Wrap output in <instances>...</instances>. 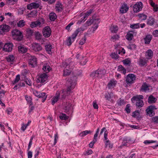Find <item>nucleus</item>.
<instances>
[{"instance_id": "obj_1", "label": "nucleus", "mask_w": 158, "mask_h": 158, "mask_svg": "<svg viewBox=\"0 0 158 158\" xmlns=\"http://www.w3.org/2000/svg\"><path fill=\"white\" fill-rule=\"evenodd\" d=\"M77 79L76 76H73L67 81L66 84L68 86L66 90H63L61 93H60L61 99H64L66 96L69 95L72 92L71 90L74 88L76 85Z\"/></svg>"}, {"instance_id": "obj_2", "label": "nucleus", "mask_w": 158, "mask_h": 158, "mask_svg": "<svg viewBox=\"0 0 158 158\" xmlns=\"http://www.w3.org/2000/svg\"><path fill=\"white\" fill-rule=\"evenodd\" d=\"M73 63L72 62V59L70 58L66 60V62L63 63L62 65L65 67L63 74L64 76H68L70 74L73 68Z\"/></svg>"}, {"instance_id": "obj_3", "label": "nucleus", "mask_w": 158, "mask_h": 158, "mask_svg": "<svg viewBox=\"0 0 158 158\" xmlns=\"http://www.w3.org/2000/svg\"><path fill=\"white\" fill-rule=\"evenodd\" d=\"M143 98L142 95L134 96L131 98V101L133 103H135L136 108L139 109L143 106L144 103L142 100Z\"/></svg>"}, {"instance_id": "obj_4", "label": "nucleus", "mask_w": 158, "mask_h": 158, "mask_svg": "<svg viewBox=\"0 0 158 158\" xmlns=\"http://www.w3.org/2000/svg\"><path fill=\"white\" fill-rule=\"evenodd\" d=\"M106 73V71L104 69H98L93 71L90 75V77L93 79L96 78H101Z\"/></svg>"}, {"instance_id": "obj_5", "label": "nucleus", "mask_w": 158, "mask_h": 158, "mask_svg": "<svg viewBox=\"0 0 158 158\" xmlns=\"http://www.w3.org/2000/svg\"><path fill=\"white\" fill-rule=\"evenodd\" d=\"M13 39H16L18 41L21 40L23 38V36L22 33L17 29H14L12 32Z\"/></svg>"}, {"instance_id": "obj_6", "label": "nucleus", "mask_w": 158, "mask_h": 158, "mask_svg": "<svg viewBox=\"0 0 158 158\" xmlns=\"http://www.w3.org/2000/svg\"><path fill=\"white\" fill-rule=\"evenodd\" d=\"M125 79L127 84H131L134 83V81L136 79V77L134 74L130 73L127 76Z\"/></svg>"}, {"instance_id": "obj_7", "label": "nucleus", "mask_w": 158, "mask_h": 158, "mask_svg": "<svg viewBox=\"0 0 158 158\" xmlns=\"http://www.w3.org/2000/svg\"><path fill=\"white\" fill-rule=\"evenodd\" d=\"M42 33L43 35L45 38L49 37L51 35V30L49 26H46L44 28Z\"/></svg>"}, {"instance_id": "obj_8", "label": "nucleus", "mask_w": 158, "mask_h": 158, "mask_svg": "<svg viewBox=\"0 0 158 158\" xmlns=\"http://www.w3.org/2000/svg\"><path fill=\"white\" fill-rule=\"evenodd\" d=\"M47 75L46 73H42L38 77L37 82L38 83H43L47 81Z\"/></svg>"}, {"instance_id": "obj_9", "label": "nucleus", "mask_w": 158, "mask_h": 158, "mask_svg": "<svg viewBox=\"0 0 158 158\" xmlns=\"http://www.w3.org/2000/svg\"><path fill=\"white\" fill-rule=\"evenodd\" d=\"M94 16H93L89 19L86 22V23L88 26H90L92 23L94 24H98L100 22V19L98 18H95Z\"/></svg>"}, {"instance_id": "obj_10", "label": "nucleus", "mask_w": 158, "mask_h": 158, "mask_svg": "<svg viewBox=\"0 0 158 158\" xmlns=\"http://www.w3.org/2000/svg\"><path fill=\"white\" fill-rule=\"evenodd\" d=\"M28 56L29 58V63L32 67H34L37 64V60L35 56H32L30 54Z\"/></svg>"}, {"instance_id": "obj_11", "label": "nucleus", "mask_w": 158, "mask_h": 158, "mask_svg": "<svg viewBox=\"0 0 158 158\" xmlns=\"http://www.w3.org/2000/svg\"><path fill=\"white\" fill-rule=\"evenodd\" d=\"M13 46V44L12 43H7L4 45L3 50L6 52H11L12 50Z\"/></svg>"}, {"instance_id": "obj_12", "label": "nucleus", "mask_w": 158, "mask_h": 158, "mask_svg": "<svg viewBox=\"0 0 158 158\" xmlns=\"http://www.w3.org/2000/svg\"><path fill=\"white\" fill-rule=\"evenodd\" d=\"M141 2H137L133 6V10L135 12H137L141 10L143 7Z\"/></svg>"}, {"instance_id": "obj_13", "label": "nucleus", "mask_w": 158, "mask_h": 158, "mask_svg": "<svg viewBox=\"0 0 158 158\" xmlns=\"http://www.w3.org/2000/svg\"><path fill=\"white\" fill-rule=\"evenodd\" d=\"M157 109L155 105L149 106V116L152 117L155 115V111Z\"/></svg>"}, {"instance_id": "obj_14", "label": "nucleus", "mask_w": 158, "mask_h": 158, "mask_svg": "<svg viewBox=\"0 0 158 158\" xmlns=\"http://www.w3.org/2000/svg\"><path fill=\"white\" fill-rule=\"evenodd\" d=\"M60 94V91H57L56 92L55 96L53 97L51 99L52 105H53L59 99Z\"/></svg>"}, {"instance_id": "obj_15", "label": "nucleus", "mask_w": 158, "mask_h": 158, "mask_svg": "<svg viewBox=\"0 0 158 158\" xmlns=\"http://www.w3.org/2000/svg\"><path fill=\"white\" fill-rule=\"evenodd\" d=\"M117 83V81L114 79L110 80L108 83L107 86L109 89L114 88Z\"/></svg>"}, {"instance_id": "obj_16", "label": "nucleus", "mask_w": 158, "mask_h": 158, "mask_svg": "<svg viewBox=\"0 0 158 158\" xmlns=\"http://www.w3.org/2000/svg\"><path fill=\"white\" fill-rule=\"evenodd\" d=\"M72 104L69 102H66L64 106V112L69 114V112L71 110Z\"/></svg>"}, {"instance_id": "obj_17", "label": "nucleus", "mask_w": 158, "mask_h": 158, "mask_svg": "<svg viewBox=\"0 0 158 158\" xmlns=\"http://www.w3.org/2000/svg\"><path fill=\"white\" fill-rule=\"evenodd\" d=\"M149 3L153 8V10L155 12L158 11V7L157 4H156L152 0H149Z\"/></svg>"}, {"instance_id": "obj_18", "label": "nucleus", "mask_w": 158, "mask_h": 158, "mask_svg": "<svg viewBox=\"0 0 158 158\" xmlns=\"http://www.w3.org/2000/svg\"><path fill=\"white\" fill-rule=\"evenodd\" d=\"M128 8L126 4H123L120 8V12L123 14L126 13L128 10Z\"/></svg>"}, {"instance_id": "obj_19", "label": "nucleus", "mask_w": 158, "mask_h": 158, "mask_svg": "<svg viewBox=\"0 0 158 158\" xmlns=\"http://www.w3.org/2000/svg\"><path fill=\"white\" fill-rule=\"evenodd\" d=\"M33 49L35 52H39L42 49V47L40 44L35 43L33 46Z\"/></svg>"}, {"instance_id": "obj_20", "label": "nucleus", "mask_w": 158, "mask_h": 158, "mask_svg": "<svg viewBox=\"0 0 158 158\" xmlns=\"http://www.w3.org/2000/svg\"><path fill=\"white\" fill-rule=\"evenodd\" d=\"M1 29L4 32H8L10 30V27L8 25L2 24L0 26Z\"/></svg>"}, {"instance_id": "obj_21", "label": "nucleus", "mask_w": 158, "mask_h": 158, "mask_svg": "<svg viewBox=\"0 0 158 158\" xmlns=\"http://www.w3.org/2000/svg\"><path fill=\"white\" fill-rule=\"evenodd\" d=\"M45 48L48 54H50L52 53V46L50 44H46L45 46Z\"/></svg>"}, {"instance_id": "obj_22", "label": "nucleus", "mask_w": 158, "mask_h": 158, "mask_svg": "<svg viewBox=\"0 0 158 158\" xmlns=\"http://www.w3.org/2000/svg\"><path fill=\"white\" fill-rule=\"evenodd\" d=\"M133 33L134 32L131 31L128 32L126 35V38L129 41L132 40L133 38Z\"/></svg>"}, {"instance_id": "obj_23", "label": "nucleus", "mask_w": 158, "mask_h": 158, "mask_svg": "<svg viewBox=\"0 0 158 158\" xmlns=\"http://www.w3.org/2000/svg\"><path fill=\"white\" fill-rule=\"evenodd\" d=\"M55 8L56 11L58 12H61L63 9V5L60 2H58L56 4Z\"/></svg>"}, {"instance_id": "obj_24", "label": "nucleus", "mask_w": 158, "mask_h": 158, "mask_svg": "<svg viewBox=\"0 0 158 158\" xmlns=\"http://www.w3.org/2000/svg\"><path fill=\"white\" fill-rule=\"evenodd\" d=\"M148 89V85L146 83L144 82L142 84L140 89V91L143 92H146Z\"/></svg>"}, {"instance_id": "obj_25", "label": "nucleus", "mask_w": 158, "mask_h": 158, "mask_svg": "<svg viewBox=\"0 0 158 158\" xmlns=\"http://www.w3.org/2000/svg\"><path fill=\"white\" fill-rule=\"evenodd\" d=\"M132 116L137 118L138 120L140 119L141 117L140 115L139 111V110H136L132 113Z\"/></svg>"}, {"instance_id": "obj_26", "label": "nucleus", "mask_w": 158, "mask_h": 158, "mask_svg": "<svg viewBox=\"0 0 158 158\" xmlns=\"http://www.w3.org/2000/svg\"><path fill=\"white\" fill-rule=\"evenodd\" d=\"M157 100V98L152 95H150L149 96V103H154L156 102Z\"/></svg>"}, {"instance_id": "obj_27", "label": "nucleus", "mask_w": 158, "mask_h": 158, "mask_svg": "<svg viewBox=\"0 0 158 158\" xmlns=\"http://www.w3.org/2000/svg\"><path fill=\"white\" fill-rule=\"evenodd\" d=\"M41 24V22L40 21H36L31 23L30 25V27L31 28L39 26Z\"/></svg>"}, {"instance_id": "obj_28", "label": "nucleus", "mask_w": 158, "mask_h": 158, "mask_svg": "<svg viewBox=\"0 0 158 158\" xmlns=\"http://www.w3.org/2000/svg\"><path fill=\"white\" fill-rule=\"evenodd\" d=\"M49 19L52 21H54L57 18L56 15L54 12H51L49 15Z\"/></svg>"}, {"instance_id": "obj_29", "label": "nucleus", "mask_w": 158, "mask_h": 158, "mask_svg": "<svg viewBox=\"0 0 158 158\" xmlns=\"http://www.w3.org/2000/svg\"><path fill=\"white\" fill-rule=\"evenodd\" d=\"M92 132V131L90 130H85L81 132L79 135L81 137H84L88 134H91Z\"/></svg>"}, {"instance_id": "obj_30", "label": "nucleus", "mask_w": 158, "mask_h": 158, "mask_svg": "<svg viewBox=\"0 0 158 158\" xmlns=\"http://www.w3.org/2000/svg\"><path fill=\"white\" fill-rule=\"evenodd\" d=\"M139 64L140 66H144L146 64V62L145 60V59L144 58L140 57L139 61Z\"/></svg>"}, {"instance_id": "obj_31", "label": "nucleus", "mask_w": 158, "mask_h": 158, "mask_svg": "<svg viewBox=\"0 0 158 158\" xmlns=\"http://www.w3.org/2000/svg\"><path fill=\"white\" fill-rule=\"evenodd\" d=\"M18 50L19 52L22 53H25L27 51V48H25L23 46H19L18 47Z\"/></svg>"}, {"instance_id": "obj_32", "label": "nucleus", "mask_w": 158, "mask_h": 158, "mask_svg": "<svg viewBox=\"0 0 158 158\" xmlns=\"http://www.w3.org/2000/svg\"><path fill=\"white\" fill-rule=\"evenodd\" d=\"M43 69L46 73H48L51 70L50 67L48 65H45L43 66Z\"/></svg>"}, {"instance_id": "obj_33", "label": "nucleus", "mask_w": 158, "mask_h": 158, "mask_svg": "<svg viewBox=\"0 0 158 158\" xmlns=\"http://www.w3.org/2000/svg\"><path fill=\"white\" fill-rule=\"evenodd\" d=\"M122 62L125 65L130 66L131 64V60L130 58H127L126 59L123 60Z\"/></svg>"}, {"instance_id": "obj_34", "label": "nucleus", "mask_w": 158, "mask_h": 158, "mask_svg": "<svg viewBox=\"0 0 158 158\" xmlns=\"http://www.w3.org/2000/svg\"><path fill=\"white\" fill-rule=\"evenodd\" d=\"M110 29L112 32L116 33L118 31V27L116 26H111L110 27Z\"/></svg>"}, {"instance_id": "obj_35", "label": "nucleus", "mask_w": 158, "mask_h": 158, "mask_svg": "<svg viewBox=\"0 0 158 158\" xmlns=\"http://www.w3.org/2000/svg\"><path fill=\"white\" fill-rule=\"evenodd\" d=\"M151 122L155 123H158V116H155L151 118L150 119Z\"/></svg>"}, {"instance_id": "obj_36", "label": "nucleus", "mask_w": 158, "mask_h": 158, "mask_svg": "<svg viewBox=\"0 0 158 158\" xmlns=\"http://www.w3.org/2000/svg\"><path fill=\"white\" fill-rule=\"evenodd\" d=\"M35 38L37 40H40L42 38V36L38 31L35 32Z\"/></svg>"}, {"instance_id": "obj_37", "label": "nucleus", "mask_w": 158, "mask_h": 158, "mask_svg": "<svg viewBox=\"0 0 158 158\" xmlns=\"http://www.w3.org/2000/svg\"><path fill=\"white\" fill-rule=\"evenodd\" d=\"M39 98H42V102H44L47 96H46L45 93H40Z\"/></svg>"}, {"instance_id": "obj_38", "label": "nucleus", "mask_w": 158, "mask_h": 158, "mask_svg": "<svg viewBox=\"0 0 158 158\" xmlns=\"http://www.w3.org/2000/svg\"><path fill=\"white\" fill-rule=\"evenodd\" d=\"M118 69H119V71H121V72H122L124 74L126 73V69L124 68V67L122 65H119L118 66Z\"/></svg>"}, {"instance_id": "obj_39", "label": "nucleus", "mask_w": 158, "mask_h": 158, "mask_svg": "<svg viewBox=\"0 0 158 158\" xmlns=\"http://www.w3.org/2000/svg\"><path fill=\"white\" fill-rule=\"evenodd\" d=\"M113 94L111 93H108L107 94L105 95V98L107 100L109 101L110 100V99L113 97Z\"/></svg>"}, {"instance_id": "obj_40", "label": "nucleus", "mask_w": 158, "mask_h": 158, "mask_svg": "<svg viewBox=\"0 0 158 158\" xmlns=\"http://www.w3.org/2000/svg\"><path fill=\"white\" fill-rule=\"evenodd\" d=\"M59 118L62 120H66L69 117L65 114H62L59 116Z\"/></svg>"}, {"instance_id": "obj_41", "label": "nucleus", "mask_w": 158, "mask_h": 158, "mask_svg": "<svg viewBox=\"0 0 158 158\" xmlns=\"http://www.w3.org/2000/svg\"><path fill=\"white\" fill-rule=\"evenodd\" d=\"M18 1V0H7L6 4L8 5H14Z\"/></svg>"}, {"instance_id": "obj_42", "label": "nucleus", "mask_w": 158, "mask_h": 158, "mask_svg": "<svg viewBox=\"0 0 158 158\" xmlns=\"http://www.w3.org/2000/svg\"><path fill=\"white\" fill-rule=\"evenodd\" d=\"M138 16L141 20H145L147 17V16L143 14H139L138 15Z\"/></svg>"}, {"instance_id": "obj_43", "label": "nucleus", "mask_w": 158, "mask_h": 158, "mask_svg": "<svg viewBox=\"0 0 158 158\" xmlns=\"http://www.w3.org/2000/svg\"><path fill=\"white\" fill-rule=\"evenodd\" d=\"M155 23V19L152 17H149V25H153Z\"/></svg>"}, {"instance_id": "obj_44", "label": "nucleus", "mask_w": 158, "mask_h": 158, "mask_svg": "<svg viewBox=\"0 0 158 158\" xmlns=\"http://www.w3.org/2000/svg\"><path fill=\"white\" fill-rule=\"evenodd\" d=\"M15 57L13 55H10L7 58V61L9 62H11L14 60Z\"/></svg>"}, {"instance_id": "obj_45", "label": "nucleus", "mask_w": 158, "mask_h": 158, "mask_svg": "<svg viewBox=\"0 0 158 158\" xmlns=\"http://www.w3.org/2000/svg\"><path fill=\"white\" fill-rule=\"evenodd\" d=\"M25 22L23 20L19 21L17 23V26L19 27H23L25 25Z\"/></svg>"}, {"instance_id": "obj_46", "label": "nucleus", "mask_w": 158, "mask_h": 158, "mask_svg": "<svg viewBox=\"0 0 158 158\" xmlns=\"http://www.w3.org/2000/svg\"><path fill=\"white\" fill-rule=\"evenodd\" d=\"M139 23L133 24L130 25V27L132 29H137L139 28Z\"/></svg>"}, {"instance_id": "obj_47", "label": "nucleus", "mask_w": 158, "mask_h": 158, "mask_svg": "<svg viewBox=\"0 0 158 158\" xmlns=\"http://www.w3.org/2000/svg\"><path fill=\"white\" fill-rule=\"evenodd\" d=\"M117 104L119 106H122L125 104L124 100L121 99V98L119 99L117 101Z\"/></svg>"}, {"instance_id": "obj_48", "label": "nucleus", "mask_w": 158, "mask_h": 158, "mask_svg": "<svg viewBox=\"0 0 158 158\" xmlns=\"http://www.w3.org/2000/svg\"><path fill=\"white\" fill-rule=\"evenodd\" d=\"M105 146L106 148L108 147L110 148H112L113 145L110 143L109 140H107V141H105Z\"/></svg>"}, {"instance_id": "obj_49", "label": "nucleus", "mask_w": 158, "mask_h": 158, "mask_svg": "<svg viewBox=\"0 0 158 158\" xmlns=\"http://www.w3.org/2000/svg\"><path fill=\"white\" fill-rule=\"evenodd\" d=\"M78 33L79 32L78 31L76 30V31L72 35L71 37L72 38V39L73 40V41H74V40L75 39V38H76V36H77Z\"/></svg>"}, {"instance_id": "obj_50", "label": "nucleus", "mask_w": 158, "mask_h": 158, "mask_svg": "<svg viewBox=\"0 0 158 158\" xmlns=\"http://www.w3.org/2000/svg\"><path fill=\"white\" fill-rule=\"evenodd\" d=\"M20 78V75H17L15 79L12 81V84H15L17 83L19 80Z\"/></svg>"}, {"instance_id": "obj_51", "label": "nucleus", "mask_w": 158, "mask_h": 158, "mask_svg": "<svg viewBox=\"0 0 158 158\" xmlns=\"http://www.w3.org/2000/svg\"><path fill=\"white\" fill-rule=\"evenodd\" d=\"M86 39V37L85 36H84L83 38H82L80 41L79 44L80 45H82L85 44V43Z\"/></svg>"}, {"instance_id": "obj_52", "label": "nucleus", "mask_w": 158, "mask_h": 158, "mask_svg": "<svg viewBox=\"0 0 158 158\" xmlns=\"http://www.w3.org/2000/svg\"><path fill=\"white\" fill-rule=\"evenodd\" d=\"M25 98L27 102L30 104V106L33 104V103L32 102V99L30 97H26Z\"/></svg>"}, {"instance_id": "obj_53", "label": "nucleus", "mask_w": 158, "mask_h": 158, "mask_svg": "<svg viewBox=\"0 0 158 158\" xmlns=\"http://www.w3.org/2000/svg\"><path fill=\"white\" fill-rule=\"evenodd\" d=\"M136 47V46L135 44H129L127 46V48L128 49H130L131 50L135 49Z\"/></svg>"}, {"instance_id": "obj_54", "label": "nucleus", "mask_w": 158, "mask_h": 158, "mask_svg": "<svg viewBox=\"0 0 158 158\" xmlns=\"http://www.w3.org/2000/svg\"><path fill=\"white\" fill-rule=\"evenodd\" d=\"M34 137V136H32L30 139L28 147V150H29L31 147V145L32 144V140Z\"/></svg>"}, {"instance_id": "obj_55", "label": "nucleus", "mask_w": 158, "mask_h": 158, "mask_svg": "<svg viewBox=\"0 0 158 158\" xmlns=\"http://www.w3.org/2000/svg\"><path fill=\"white\" fill-rule=\"evenodd\" d=\"M130 104H128L126 105V108L125 109V110L127 113H129L131 112V109L130 108Z\"/></svg>"}, {"instance_id": "obj_56", "label": "nucleus", "mask_w": 158, "mask_h": 158, "mask_svg": "<svg viewBox=\"0 0 158 158\" xmlns=\"http://www.w3.org/2000/svg\"><path fill=\"white\" fill-rule=\"evenodd\" d=\"M31 5L32 6L33 8H37L39 6V4L36 2L31 3Z\"/></svg>"}, {"instance_id": "obj_57", "label": "nucleus", "mask_w": 158, "mask_h": 158, "mask_svg": "<svg viewBox=\"0 0 158 158\" xmlns=\"http://www.w3.org/2000/svg\"><path fill=\"white\" fill-rule=\"evenodd\" d=\"M93 151L91 150H88L86 151L84 153V155L86 156V155H90L92 154L93 153Z\"/></svg>"}, {"instance_id": "obj_58", "label": "nucleus", "mask_w": 158, "mask_h": 158, "mask_svg": "<svg viewBox=\"0 0 158 158\" xmlns=\"http://www.w3.org/2000/svg\"><path fill=\"white\" fill-rule=\"evenodd\" d=\"M24 81L29 86L31 85V81L30 79H28V78L25 79Z\"/></svg>"}, {"instance_id": "obj_59", "label": "nucleus", "mask_w": 158, "mask_h": 158, "mask_svg": "<svg viewBox=\"0 0 158 158\" xmlns=\"http://www.w3.org/2000/svg\"><path fill=\"white\" fill-rule=\"evenodd\" d=\"M27 33L28 34V35L30 36L32 35V34L33 33V31L30 29H28L27 30Z\"/></svg>"}, {"instance_id": "obj_60", "label": "nucleus", "mask_w": 158, "mask_h": 158, "mask_svg": "<svg viewBox=\"0 0 158 158\" xmlns=\"http://www.w3.org/2000/svg\"><path fill=\"white\" fill-rule=\"evenodd\" d=\"M67 45L69 46H70L72 43L71 41V37H69L67 40Z\"/></svg>"}, {"instance_id": "obj_61", "label": "nucleus", "mask_w": 158, "mask_h": 158, "mask_svg": "<svg viewBox=\"0 0 158 158\" xmlns=\"http://www.w3.org/2000/svg\"><path fill=\"white\" fill-rule=\"evenodd\" d=\"M54 137V145H55L56 143L57 140L58 139V137L57 133H56L55 134Z\"/></svg>"}, {"instance_id": "obj_62", "label": "nucleus", "mask_w": 158, "mask_h": 158, "mask_svg": "<svg viewBox=\"0 0 158 158\" xmlns=\"http://www.w3.org/2000/svg\"><path fill=\"white\" fill-rule=\"evenodd\" d=\"M119 38V36L118 35H114L112 36L111 39H113L114 40L113 41H115L116 40H117Z\"/></svg>"}, {"instance_id": "obj_63", "label": "nucleus", "mask_w": 158, "mask_h": 158, "mask_svg": "<svg viewBox=\"0 0 158 158\" xmlns=\"http://www.w3.org/2000/svg\"><path fill=\"white\" fill-rule=\"evenodd\" d=\"M123 142L122 143V144L121 146L126 145L127 143L129 142L130 140L127 139H123Z\"/></svg>"}, {"instance_id": "obj_64", "label": "nucleus", "mask_w": 158, "mask_h": 158, "mask_svg": "<svg viewBox=\"0 0 158 158\" xmlns=\"http://www.w3.org/2000/svg\"><path fill=\"white\" fill-rule=\"evenodd\" d=\"M153 56V52L150 49H149V59H151Z\"/></svg>"}]
</instances>
